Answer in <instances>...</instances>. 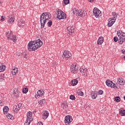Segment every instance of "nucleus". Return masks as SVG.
<instances>
[{
    "label": "nucleus",
    "instance_id": "obj_1",
    "mask_svg": "<svg viewBox=\"0 0 125 125\" xmlns=\"http://www.w3.org/2000/svg\"><path fill=\"white\" fill-rule=\"evenodd\" d=\"M42 45V42L40 40L36 41H31L28 44V49L30 51H35Z\"/></svg>",
    "mask_w": 125,
    "mask_h": 125
},
{
    "label": "nucleus",
    "instance_id": "obj_2",
    "mask_svg": "<svg viewBox=\"0 0 125 125\" xmlns=\"http://www.w3.org/2000/svg\"><path fill=\"white\" fill-rule=\"evenodd\" d=\"M56 13L57 14V18L60 19V20H61V19H66V13L63 12V11L57 9Z\"/></svg>",
    "mask_w": 125,
    "mask_h": 125
},
{
    "label": "nucleus",
    "instance_id": "obj_3",
    "mask_svg": "<svg viewBox=\"0 0 125 125\" xmlns=\"http://www.w3.org/2000/svg\"><path fill=\"white\" fill-rule=\"evenodd\" d=\"M93 15L95 16L96 18H100L102 15L101 14V11L97 8L95 7L93 10Z\"/></svg>",
    "mask_w": 125,
    "mask_h": 125
},
{
    "label": "nucleus",
    "instance_id": "obj_4",
    "mask_svg": "<svg viewBox=\"0 0 125 125\" xmlns=\"http://www.w3.org/2000/svg\"><path fill=\"white\" fill-rule=\"evenodd\" d=\"M105 83L107 86H109V87H111L112 88H114L115 89L118 88V86L116 85L114 83H113V81L110 80H107L105 82Z\"/></svg>",
    "mask_w": 125,
    "mask_h": 125
},
{
    "label": "nucleus",
    "instance_id": "obj_5",
    "mask_svg": "<svg viewBox=\"0 0 125 125\" xmlns=\"http://www.w3.org/2000/svg\"><path fill=\"white\" fill-rule=\"evenodd\" d=\"M73 121V118L70 115H67L65 117L64 123L66 125H69Z\"/></svg>",
    "mask_w": 125,
    "mask_h": 125
},
{
    "label": "nucleus",
    "instance_id": "obj_6",
    "mask_svg": "<svg viewBox=\"0 0 125 125\" xmlns=\"http://www.w3.org/2000/svg\"><path fill=\"white\" fill-rule=\"evenodd\" d=\"M76 67H77L76 65H74L70 67L71 73H72V74H77V73H78V72H79V68Z\"/></svg>",
    "mask_w": 125,
    "mask_h": 125
},
{
    "label": "nucleus",
    "instance_id": "obj_7",
    "mask_svg": "<svg viewBox=\"0 0 125 125\" xmlns=\"http://www.w3.org/2000/svg\"><path fill=\"white\" fill-rule=\"evenodd\" d=\"M48 21L47 20V19H45V20H42V21H40L41 25V29H42V31H44V32H46L45 30H46V28H44V26H45V23Z\"/></svg>",
    "mask_w": 125,
    "mask_h": 125
},
{
    "label": "nucleus",
    "instance_id": "obj_8",
    "mask_svg": "<svg viewBox=\"0 0 125 125\" xmlns=\"http://www.w3.org/2000/svg\"><path fill=\"white\" fill-rule=\"evenodd\" d=\"M125 33L122 34L121 38L119 39V44H123L125 42Z\"/></svg>",
    "mask_w": 125,
    "mask_h": 125
},
{
    "label": "nucleus",
    "instance_id": "obj_9",
    "mask_svg": "<svg viewBox=\"0 0 125 125\" xmlns=\"http://www.w3.org/2000/svg\"><path fill=\"white\" fill-rule=\"evenodd\" d=\"M67 30L69 34H74V33H75V29L72 26H67Z\"/></svg>",
    "mask_w": 125,
    "mask_h": 125
},
{
    "label": "nucleus",
    "instance_id": "obj_10",
    "mask_svg": "<svg viewBox=\"0 0 125 125\" xmlns=\"http://www.w3.org/2000/svg\"><path fill=\"white\" fill-rule=\"evenodd\" d=\"M80 72L83 76H86V77H87V74L86 73H87V69L85 68L83 69V68H81L80 69Z\"/></svg>",
    "mask_w": 125,
    "mask_h": 125
},
{
    "label": "nucleus",
    "instance_id": "obj_11",
    "mask_svg": "<svg viewBox=\"0 0 125 125\" xmlns=\"http://www.w3.org/2000/svg\"><path fill=\"white\" fill-rule=\"evenodd\" d=\"M125 81L124 80L123 78H119L117 79V83L120 85H125Z\"/></svg>",
    "mask_w": 125,
    "mask_h": 125
},
{
    "label": "nucleus",
    "instance_id": "obj_12",
    "mask_svg": "<svg viewBox=\"0 0 125 125\" xmlns=\"http://www.w3.org/2000/svg\"><path fill=\"white\" fill-rule=\"evenodd\" d=\"M13 94L15 98H17V97H19V95H20V91L17 90V88H15L14 90Z\"/></svg>",
    "mask_w": 125,
    "mask_h": 125
},
{
    "label": "nucleus",
    "instance_id": "obj_13",
    "mask_svg": "<svg viewBox=\"0 0 125 125\" xmlns=\"http://www.w3.org/2000/svg\"><path fill=\"white\" fill-rule=\"evenodd\" d=\"M42 14H44L43 16L45 17V19H47V20L48 21V19H50L51 18V14H50V13L49 12H46V13H43Z\"/></svg>",
    "mask_w": 125,
    "mask_h": 125
},
{
    "label": "nucleus",
    "instance_id": "obj_14",
    "mask_svg": "<svg viewBox=\"0 0 125 125\" xmlns=\"http://www.w3.org/2000/svg\"><path fill=\"white\" fill-rule=\"evenodd\" d=\"M8 19L9 20H8V23H10V24H12L15 20L14 19V16H13V15H9L8 16Z\"/></svg>",
    "mask_w": 125,
    "mask_h": 125
},
{
    "label": "nucleus",
    "instance_id": "obj_15",
    "mask_svg": "<svg viewBox=\"0 0 125 125\" xmlns=\"http://www.w3.org/2000/svg\"><path fill=\"white\" fill-rule=\"evenodd\" d=\"M115 21H113L112 19H108V22L107 23V26L108 27H112L113 26V24L115 23Z\"/></svg>",
    "mask_w": 125,
    "mask_h": 125
},
{
    "label": "nucleus",
    "instance_id": "obj_16",
    "mask_svg": "<svg viewBox=\"0 0 125 125\" xmlns=\"http://www.w3.org/2000/svg\"><path fill=\"white\" fill-rule=\"evenodd\" d=\"M27 119H30V121H33V113L31 111L28 112L27 114Z\"/></svg>",
    "mask_w": 125,
    "mask_h": 125
},
{
    "label": "nucleus",
    "instance_id": "obj_17",
    "mask_svg": "<svg viewBox=\"0 0 125 125\" xmlns=\"http://www.w3.org/2000/svg\"><path fill=\"white\" fill-rule=\"evenodd\" d=\"M91 96L92 99H96L97 97V91H92L91 93Z\"/></svg>",
    "mask_w": 125,
    "mask_h": 125
},
{
    "label": "nucleus",
    "instance_id": "obj_18",
    "mask_svg": "<svg viewBox=\"0 0 125 125\" xmlns=\"http://www.w3.org/2000/svg\"><path fill=\"white\" fill-rule=\"evenodd\" d=\"M21 107H22V104L19 103L17 105H15L14 108H15V110L16 111H19V110L21 109Z\"/></svg>",
    "mask_w": 125,
    "mask_h": 125
},
{
    "label": "nucleus",
    "instance_id": "obj_19",
    "mask_svg": "<svg viewBox=\"0 0 125 125\" xmlns=\"http://www.w3.org/2000/svg\"><path fill=\"white\" fill-rule=\"evenodd\" d=\"M104 42V38L103 37H100L99 38L97 43L98 44L101 45L102 43H103V42Z\"/></svg>",
    "mask_w": 125,
    "mask_h": 125
},
{
    "label": "nucleus",
    "instance_id": "obj_20",
    "mask_svg": "<svg viewBox=\"0 0 125 125\" xmlns=\"http://www.w3.org/2000/svg\"><path fill=\"white\" fill-rule=\"evenodd\" d=\"M11 73H12V74L13 76H15L17 73H18V68H14L11 70Z\"/></svg>",
    "mask_w": 125,
    "mask_h": 125
},
{
    "label": "nucleus",
    "instance_id": "obj_21",
    "mask_svg": "<svg viewBox=\"0 0 125 125\" xmlns=\"http://www.w3.org/2000/svg\"><path fill=\"white\" fill-rule=\"evenodd\" d=\"M64 53H63V55H64L65 58H70V57H71V54L70 53V52L65 51Z\"/></svg>",
    "mask_w": 125,
    "mask_h": 125
},
{
    "label": "nucleus",
    "instance_id": "obj_22",
    "mask_svg": "<svg viewBox=\"0 0 125 125\" xmlns=\"http://www.w3.org/2000/svg\"><path fill=\"white\" fill-rule=\"evenodd\" d=\"M62 107L63 109V110H66V109L68 108V104H67V102H64L62 104Z\"/></svg>",
    "mask_w": 125,
    "mask_h": 125
},
{
    "label": "nucleus",
    "instance_id": "obj_23",
    "mask_svg": "<svg viewBox=\"0 0 125 125\" xmlns=\"http://www.w3.org/2000/svg\"><path fill=\"white\" fill-rule=\"evenodd\" d=\"M18 25L19 26V27L24 28V26H25V21L22 20L20 21H19Z\"/></svg>",
    "mask_w": 125,
    "mask_h": 125
},
{
    "label": "nucleus",
    "instance_id": "obj_24",
    "mask_svg": "<svg viewBox=\"0 0 125 125\" xmlns=\"http://www.w3.org/2000/svg\"><path fill=\"white\" fill-rule=\"evenodd\" d=\"M78 81L77 79H73L71 81V84L75 86V85H77L78 84Z\"/></svg>",
    "mask_w": 125,
    "mask_h": 125
},
{
    "label": "nucleus",
    "instance_id": "obj_25",
    "mask_svg": "<svg viewBox=\"0 0 125 125\" xmlns=\"http://www.w3.org/2000/svg\"><path fill=\"white\" fill-rule=\"evenodd\" d=\"M83 12H86L85 11H83L82 10H79L78 11V16H80V17H83Z\"/></svg>",
    "mask_w": 125,
    "mask_h": 125
},
{
    "label": "nucleus",
    "instance_id": "obj_26",
    "mask_svg": "<svg viewBox=\"0 0 125 125\" xmlns=\"http://www.w3.org/2000/svg\"><path fill=\"white\" fill-rule=\"evenodd\" d=\"M43 116H44V120H46V119H47V118L48 117V116H49V113H48V111L45 110L44 112V113L43 114Z\"/></svg>",
    "mask_w": 125,
    "mask_h": 125
},
{
    "label": "nucleus",
    "instance_id": "obj_27",
    "mask_svg": "<svg viewBox=\"0 0 125 125\" xmlns=\"http://www.w3.org/2000/svg\"><path fill=\"white\" fill-rule=\"evenodd\" d=\"M8 40H11V41H14V42H15L14 41H16V36H14L12 35L11 37H7Z\"/></svg>",
    "mask_w": 125,
    "mask_h": 125
},
{
    "label": "nucleus",
    "instance_id": "obj_28",
    "mask_svg": "<svg viewBox=\"0 0 125 125\" xmlns=\"http://www.w3.org/2000/svg\"><path fill=\"white\" fill-rule=\"evenodd\" d=\"M112 14L113 15V17L110 18L111 19H112V20H114V21H116V20H117V13H116V12H113L112 13Z\"/></svg>",
    "mask_w": 125,
    "mask_h": 125
},
{
    "label": "nucleus",
    "instance_id": "obj_29",
    "mask_svg": "<svg viewBox=\"0 0 125 125\" xmlns=\"http://www.w3.org/2000/svg\"><path fill=\"white\" fill-rule=\"evenodd\" d=\"M43 93H44V92L42 91V90H39V91L37 92V94L38 96H43Z\"/></svg>",
    "mask_w": 125,
    "mask_h": 125
},
{
    "label": "nucleus",
    "instance_id": "obj_30",
    "mask_svg": "<svg viewBox=\"0 0 125 125\" xmlns=\"http://www.w3.org/2000/svg\"><path fill=\"white\" fill-rule=\"evenodd\" d=\"M5 70V66L2 63H0V72H3Z\"/></svg>",
    "mask_w": 125,
    "mask_h": 125
},
{
    "label": "nucleus",
    "instance_id": "obj_31",
    "mask_svg": "<svg viewBox=\"0 0 125 125\" xmlns=\"http://www.w3.org/2000/svg\"><path fill=\"white\" fill-rule=\"evenodd\" d=\"M9 111V108L7 106H5L3 108V112L4 114H5V113H7Z\"/></svg>",
    "mask_w": 125,
    "mask_h": 125
},
{
    "label": "nucleus",
    "instance_id": "obj_32",
    "mask_svg": "<svg viewBox=\"0 0 125 125\" xmlns=\"http://www.w3.org/2000/svg\"><path fill=\"white\" fill-rule=\"evenodd\" d=\"M7 119H10V120H14V116L12 115V114L8 113L7 114Z\"/></svg>",
    "mask_w": 125,
    "mask_h": 125
},
{
    "label": "nucleus",
    "instance_id": "obj_33",
    "mask_svg": "<svg viewBox=\"0 0 125 125\" xmlns=\"http://www.w3.org/2000/svg\"><path fill=\"white\" fill-rule=\"evenodd\" d=\"M32 121H30V119L27 118L26 121L24 123V125H30Z\"/></svg>",
    "mask_w": 125,
    "mask_h": 125
},
{
    "label": "nucleus",
    "instance_id": "obj_34",
    "mask_svg": "<svg viewBox=\"0 0 125 125\" xmlns=\"http://www.w3.org/2000/svg\"><path fill=\"white\" fill-rule=\"evenodd\" d=\"M73 14H75V15H78V13L79 12V11H78V9L76 8H74L72 10Z\"/></svg>",
    "mask_w": 125,
    "mask_h": 125
},
{
    "label": "nucleus",
    "instance_id": "obj_35",
    "mask_svg": "<svg viewBox=\"0 0 125 125\" xmlns=\"http://www.w3.org/2000/svg\"><path fill=\"white\" fill-rule=\"evenodd\" d=\"M45 102V100L42 99L41 100H40L38 103L42 105V104H44V103Z\"/></svg>",
    "mask_w": 125,
    "mask_h": 125
},
{
    "label": "nucleus",
    "instance_id": "obj_36",
    "mask_svg": "<svg viewBox=\"0 0 125 125\" xmlns=\"http://www.w3.org/2000/svg\"><path fill=\"white\" fill-rule=\"evenodd\" d=\"M47 22L48 27H51L52 26V21L48 20Z\"/></svg>",
    "mask_w": 125,
    "mask_h": 125
},
{
    "label": "nucleus",
    "instance_id": "obj_37",
    "mask_svg": "<svg viewBox=\"0 0 125 125\" xmlns=\"http://www.w3.org/2000/svg\"><path fill=\"white\" fill-rule=\"evenodd\" d=\"M120 115H121V116H125V110L123 109L120 110Z\"/></svg>",
    "mask_w": 125,
    "mask_h": 125
},
{
    "label": "nucleus",
    "instance_id": "obj_38",
    "mask_svg": "<svg viewBox=\"0 0 125 125\" xmlns=\"http://www.w3.org/2000/svg\"><path fill=\"white\" fill-rule=\"evenodd\" d=\"M44 14H42L40 16V22H42V20H45V18L43 16Z\"/></svg>",
    "mask_w": 125,
    "mask_h": 125
},
{
    "label": "nucleus",
    "instance_id": "obj_39",
    "mask_svg": "<svg viewBox=\"0 0 125 125\" xmlns=\"http://www.w3.org/2000/svg\"><path fill=\"white\" fill-rule=\"evenodd\" d=\"M115 101L117 102H120V101H121V97H120L119 96L115 97Z\"/></svg>",
    "mask_w": 125,
    "mask_h": 125
},
{
    "label": "nucleus",
    "instance_id": "obj_40",
    "mask_svg": "<svg viewBox=\"0 0 125 125\" xmlns=\"http://www.w3.org/2000/svg\"><path fill=\"white\" fill-rule=\"evenodd\" d=\"M5 35L7 37H11L12 35V32L8 31L6 33Z\"/></svg>",
    "mask_w": 125,
    "mask_h": 125
},
{
    "label": "nucleus",
    "instance_id": "obj_41",
    "mask_svg": "<svg viewBox=\"0 0 125 125\" xmlns=\"http://www.w3.org/2000/svg\"><path fill=\"white\" fill-rule=\"evenodd\" d=\"M28 91H29V89H28V88H24L22 89L23 93H27V92H28Z\"/></svg>",
    "mask_w": 125,
    "mask_h": 125
},
{
    "label": "nucleus",
    "instance_id": "obj_42",
    "mask_svg": "<svg viewBox=\"0 0 125 125\" xmlns=\"http://www.w3.org/2000/svg\"><path fill=\"white\" fill-rule=\"evenodd\" d=\"M77 93L78 95H80V96H83V92L80 90H78Z\"/></svg>",
    "mask_w": 125,
    "mask_h": 125
},
{
    "label": "nucleus",
    "instance_id": "obj_43",
    "mask_svg": "<svg viewBox=\"0 0 125 125\" xmlns=\"http://www.w3.org/2000/svg\"><path fill=\"white\" fill-rule=\"evenodd\" d=\"M3 76H4V74H2L1 76H0V82L4 81V77H3Z\"/></svg>",
    "mask_w": 125,
    "mask_h": 125
},
{
    "label": "nucleus",
    "instance_id": "obj_44",
    "mask_svg": "<svg viewBox=\"0 0 125 125\" xmlns=\"http://www.w3.org/2000/svg\"><path fill=\"white\" fill-rule=\"evenodd\" d=\"M117 35L120 38L122 37V31H117Z\"/></svg>",
    "mask_w": 125,
    "mask_h": 125
},
{
    "label": "nucleus",
    "instance_id": "obj_45",
    "mask_svg": "<svg viewBox=\"0 0 125 125\" xmlns=\"http://www.w3.org/2000/svg\"><path fill=\"white\" fill-rule=\"evenodd\" d=\"M70 99H71V100H75L76 99V97H75V96H74L73 95H71L70 96Z\"/></svg>",
    "mask_w": 125,
    "mask_h": 125
},
{
    "label": "nucleus",
    "instance_id": "obj_46",
    "mask_svg": "<svg viewBox=\"0 0 125 125\" xmlns=\"http://www.w3.org/2000/svg\"><path fill=\"white\" fill-rule=\"evenodd\" d=\"M64 3L65 5L69 4L70 3V0H64Z\"/></svg>",
    "mask_w": 125,
    "mask_h": 125
},
{
    "label": "nucleus",
    "instance_id": "obj_47",
    "mask_svg": "<svg viewBox=\"0 0 125 125\" xmlns=\"http://www.w3.org/2000/svg\"><path fill=\"white\" fill-rule=\"evenodd\" d=\"M113 41L114 42H118H118H119V38H118V37H114L113 38Z\"/></svg>",
    "mask_w": 125,
    "mask_h": 125
},
{
    "label": "nucleus",
    "instance_id": "obj_48",
    "mask_svg": "<svg viewBox=\"0 0 125 125\" xmlns=\"http://www.w3.org/2000/svg\"><path fill=\"white\" fill-rule=\"evenodd\" d=\"M103 90H100L99 91H98V93L100 95H102V94H103Z\"/></svg>",
    "mask_w": 125,
    "mask_h": 125
},
{
    "label": "nucleus",
    "instance_id": "obj_49",
    "mask_svg": "<svg viewBox=\"0 0 125 125\" xmlns=\"http://www.w3.org/2000/svg\"><path fill=\"white\" fill-rule=\"evenodd\" d=\"M5 19V17L2 16V17H1L0 21L1 22H3V21H4Z\"/></svg>",
    "mask_w": 125,
    "mask_h": 125
},
{
    "label": "nucleus",
    "instance_id": "obj_50",
    "mask_svg": "<svg viewBox=\"0 0 125 125\" xmlns=\"http://www.w3.org/2000/svg\"><path fill=\"white\" fill-rule=\"evenodd\" d=\"M22 57H23V58H24V59H28V56L26 55H23L22 56Z\"/></svg>",
    "mask_w": 125,
    "mask_h": 125
},
{
    "label": "nucleus",
    "instance_id": "obj_51",
    "mask_svg": "<svg viewBox=\"0 0 125 125\" xmlns=\"http://www.w3.org/2000/svg\"><path fill=\"white\" fill-rule=\"evenodd\" d=\"M37 125H43L42 122H39Z\"/></svg>",
    "mask_w": 125,
    "mask_h": 125
},
{
    "label": "nucleus",
    "instance_id": "obj_52",
    "mask_svg": "<svg viewBox=\"0 0 125 125\" xmlns=\"http://www.w3.org/2000/svg\"><path fill=\"white\" fill-rule=\"evenodd\" d=\"M122 53H123V54H125V49H123V50H122Z\"/></svg>",
    "mask_w": 125,
    "mask_h": 125
},
{
    "label": "nucleus",
    "instance_id": "obj_53",
    "mask_svg": "<svg viewBox=\"0 0 125 125\" xmlns=\"http://www.w3.org/2000/svg\"><path fill=\"white\" fill-rule=\"evenodd\" d=\"M88 1H89V2H93V0H88Z\"/></svg>",
    "mask_w": 125,
    "mask_h": 125
},
{
    "label": "nucleus",
    "instance_id": "obj_54",
    "mask_svg": "<svg viewBox=\"0 0 125 125\" xmlns=\"http://www.w3.org/2000/svg\"><path fill=\"white\" fill-rule=\"evenodd\" d=\"M44 118H45V116H44V115H43L42 119H43V120H44Z\"/></svg>",
    "mask_w": 125,
    "mask_h": 125
},
{
    "label": "nucleus",
    "instance_id": "obj_55",
    "mask_svg": "<svg viewBox=\"0 0 125 125\" xmlns=\"http://www.w3.org/2000/svg\"><path fill=\"white\" fill-rule=\"evenodd\" d=\"M84 14H85V12H84L83 13V15L84 16Z\"/></svg>",
    "mask_w": 125,
    "mask_h": 125
},
{
    "label": "nucleus",
    "instance_id": "obj_56",
    "mask_svg": "<svg viewBox=\"0 0 125 125\" xmlns=\"http://www.w3.org/2000/svg\"><path fill=\"white\" fill-rule=\"evenodd\" d=\"M124 33L125 34L124 32L122 31V33H121L122 35H123V34H124Z\"/></svg>",
    "mask_w": 125,
    "mask_h": 125
},
{
    "label": "nucleus",
    "instance_id": "obj_57",
    "mask_svg": "<svg viewBox=\"0 0 125 125\" xmlns=\"http://www.w3.org/2000/svg\"><path fill=\"white\" fill-rule=\"evenodd\" d=\"M38 96H39V95H38V96L35 95V98H37V97H38Z\"/></svg>",
    "mask_w": 125,
    "mask_h": 125
},
{
    "label": "nucleus",
    "instance_id": "obj_58",
    "mask_svg": "<svg viewBox=\"0 0 125 125\" xmlns=\"http://www.w3.org/2000/svg\"><path fill=\"white\" fill-rule=\"evenodd\" d=\"M0 105H1V101H0Z\"/></svg>",
    "mask_w": 125,
    "mask_h": 125
},
{
    "label": "nucleus",
    "instance_id": "obj_59",
    "mask_svg": "<svg viewBox=\"0 0 125 125\" xmlns=\"http://www.w3.org/2000/svg\"><path fill=\"white\" fill-rule=\"evenodd\" d=\"M2 3V2H0V4H1Z\"/></svg>",
    "mask_w": 125,
    "mask_h": 125
},
{
    "label": "nucleus",
    "instance_id": "obj_60",
    "mask_svg": "<svg viewBox=\"0 0 125 125\" xmlns=\"http://www.w3.org/2000/svg\"><path fill=\"white\" fill-rule=\"evenodd\" d=\"M124 59H125V56L124 57Z\"/></svg>",
    "mask_w": 125,
    "mask_h": 125
},
{
    "label": "nucleus",
    "instance_id": "obj_61",
    "mask_svg": "<svg viewBox=\"0 0 125 125\" xmlns=\"http://www.w3.org/2000/svg\"><path fill=\"white\" fill-rule=\"evenodd\" d=\"M1 48V47L0 46V49Z\"/></svg>",
    "mask_w": 125,
    "mask_h": 125
},
{
    "label": "nucleus",
    "instance_id": "obj_62",
    "mask_svg": "<svg viewBox=\"0 0 125 125\" xmlns=\"http://www.w3.org/2000/svg\"><path fill=\"white\" fill-rule=\"evenodd\" d=\"M44 0H43V1H44Z\"/></svg>",
    "mask_w": 125,
    "mask_h": 125
}]
</instances>
